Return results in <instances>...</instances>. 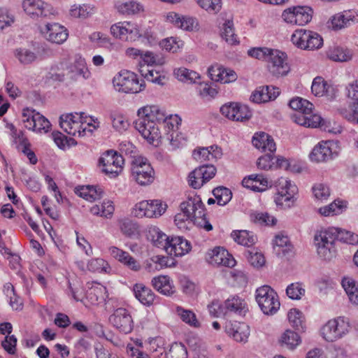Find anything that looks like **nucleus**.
Here are the masks:
<instances>
[{
	"instance_id": "obj_19",
	"label": "nucleus",
	"mask_w": 358,
	"mask_h": 358,
	"mask_svg": "<svg viewBox=\"0 0 358 358\" xmlns=\"http://www.w3.org/2000/svg\"><path fill=\"white\" fill-rule=\"evenodd\" d=\"M206 260L214 266H223L232 268L236 264V261L226 249L222 247H215L206 254Z\"/></svg>"
},
{
	"instance_id": "obj_57",
	"label": "nucleus",
	"mask_w": 358,
	"mask_h": 358,
	"mask_svg": "<svg viewBox=\"0 0 358 358\" xmlns=\"http://www.w3.org/2000/svg\"><path fill=\"white\" fill-rule=\"evenodd\" d=\"M87 268L92 272L109 273L110 266L108 263L102 258L92 259L87 264Z\"/></svg>"
},
{
	"instance_id": "obj_6",
	"label": "nucleus",
	"mask_w": 358,
	"mask_h": 358,
	"mask_svg": "<svg viewBox=\"0 0 358 358\" xmlns=\"http://www.w3.org/2000/svg\"><path fill=\"white\" fill-rule=\"evenodd\" d=\"M255 299L262 312L266 315H273L280 306L277 293L268 285L257 289Z\"/></svg>"
},
{
	"instance_id": "obj_10",
	"label": "nucleus",
	"mask_w": 358,
	"mask_h": 358,
	"mask_svg": "<svg viewBox=\"0 0 358 358\" xmlns=\"http://www.w3.org/2000/svg\"><path fill=\"white\" fill-rule=\"evenodd\" d=\"M110 34L123 41L134 42L141 37L138 26L129 21L118 22L110 27Z\"/></svg>"
},
{
	"instance_id": "obj_53",
	"label": "nucleus",
	"mask_w": 358,
	"mask_h": 358,
	"mask_svg": "<svg viewBox=\"0 0 358 358\" xmlns=\"http://www.w3.org/2000/svg\"><path fill=\"white\" fill-rule=\"evenodd\" d=\"M118 226L121 232L127 237H132L138 235V226L127 218L118 220Z\"/></svg>"
},
{
	"instance_id": "obj_59",
	"label": "nucleus",
	"mask_w": 358,
	"mask_h": 358,
	"mask_svg": "<svg viewBox=\"0 0 358 358\" xmlns=\"http://www.w3.org/2000/svg\"><path fill=\"white\" fill-rule=\"evenodd\" d=\"M213 194L215 197L217 203L220 206L226 205L232 197L231 190L224 187H218L213 190Z\"/></svg>"
},
{
	"instance_id": "obj_37",
	"label": "nucleus",
	"mask_w": 358,
	"mask_h": 358,
	"mask_svg": "<svg viewBox=\"0 0 358 358\" xmlns=\"http://www.w3.org/2000/svg\"><path fill=\"white\" fill-rule=\"evenodd\" d=\"M273 248L277 255L285 256L292 252L293 245L287 236L278 234L273 241Z\"/></svg>"
},
{
	"instance_id": "obj_41",
	"label": "nucleus",
	"mask_w": 358,
	"mask_h": 358,
	"mask_svg": "<svg viewBox=\"0 0 358 358\" xmlns=\"http://www.w3.org/2000/svg\"><path fill=\"white\" fill-rule=\"evenodd\" d=\"M221 154V150L217 147L199 148L194 150L192 154L194 159L199 162L211 161L216 159Z\"/></svg>"
},
{
	"instance_id": "obj_25",
	"label": "nucleus",
	"mask_w": 358,
	"mask_h": 358,
	"mask_svg": "<svg viewBox=\"0 0 358 358\" xmlns=\"http://www.w3.org/2000/svg\"><path fill=\"white\" fill-rule=\"evenodd\" d=\"M292 119L297 124L305 127H323L324 123L320 115L313 113V110L295 113L292 115Z\"/></svg>"
},
{
	"instance_id": "obj_52",
	"label": "nucleus",
	"mask_w": 358,
	"mask_h": 358,
	"mask_svg": "<svg viewBox=\"0 0 358 358\" xmlns=\"http://www.w3.org/2000/svg\"><path fill=\"white\" fill-rule=\"evenodd\" d=\"M342 286L350 301L358 304V285L356 282L352 278H344L342 280Z\"/></svg>"
},
{
	"instance_id": "obj_33",
	"label": "nucleus",
	"mask_w": 358,
	"mask_h": 358,
	"mask_svg": "<svg viewBox=\"0 0 358 358\" xmlns=\"http://www.w3.org/2000/svg\"><path fill=\"white\" fill-rule=\"evenodd\" d=\"M243 185L254 192H264L268 187V181L262 174H252L243 178Z\"/></svg>"
},
{
	"instance_id": "obj_23",
	"label": "nucleus",
	"mask_w": 358,
	"mask_h": 358,
	"mask_svg": "<svg viewBox=\"0 0 358 358\" xmlns=\"http://www.w3.org/2000/svg\"><path fill=\"white\" fill-rule=\"evenodd\" d=\"M180 210L185 211L196 219L203 215V204L201 197L194 192H189L186 196V200L180 203Z\"/></svg>"
},
{
	"instance_id": "obj_64",
	"label": "nucleus",
	"mask_w": 358,
	"mask_h": 358,
	"mask_svg": "<svg viewBox=\"0 0 358 358\" xmlns=\"http://www.w3.org/2000/svg\"><path fill=\"white\" fill-rule=\"evenodd\" d=\"M166 358H187L185 346L182 343H173L166 353Z\"/></svg>"
},
{
	"instance_id": "obj_17",
	"label": "nucleus",
	"mask_w": 358,
	"mask_h": 358,
	"mask_svg": "<svg viewBox=\"0 0 358 358\" xmlns=\"http://www.w3.org/2000/svg\"><path fill=\"white\" fill-rule=\"evenodd\" d=\"M22 8L32 18L49 17L55 14L53 7L43 0H24Z\"/></svg>"
},
{
	"instance_id": "obj_12",
	"label": "nucleus",
	"mask_w": 358,
	"mask_h": 358,
	"mask_svg": "<svg viewBox=\"0 0 358 358\" xmlns=\"http://www.w3.org/2000/svg\"><path fill=\"white\" fill-rule=\"evenodd\" d=\"M297 192L296 186L290 180L281 178L278 181V192L275 196V202L282 208H290L294 203V195Z\"/></svg>"
},
{
	"instance_id": "obj_20",
	"label": "nucleus",
	"mask_w": 358,
	"mask_h": 358,
	"mask_svg": "<svg viewBox=\"0 0 358 358\" xmlns=\"http://www.w3.org/2000/svg\"><path fill=\"white\" fill-rule=\"evenodd\" d=\"M224 330L226 334L234 341L243 344L248 341L250 335V328L245 322L230 321L226 324Z\"/></svg>"
},
{
	"instance_id": "obj_39",
	"label": "nucleus",
	"mask_w": 358,
	"mask_h": 358,
	"mask_svg": "<svg viewBox=\"0 0 358 358\" xmlns=\"http://www.w3.org/2000/svg\"><path fill=\"white\" fill-rule=\"evenodd\" d=\"M147 238L154 245L166 250L170 238L157 227H150L147 232Z\"/></svg>"
},
{
	"instance_id": "obj_29",
	"label": "nucleus",
	"mask_w": 358,
	"mask_h": 358,
	"mask_svg": "<svg viewBox=\"0 0 358 358\" xmlns=\"http://www.w3.org/2000/svg\"><path fill=\"white\" fill-rule=\"evenodd\" d=\"M190 243L180 236L172 237L170 238L166 252L175 257H182L191 250Z\"/></svg>"
},
{
	"instance_id": "obj_36",
	"label": "nucleus",
	"mask_w": 358,
	"mask_h": 358,
	"mask_svg": "<svg viewBox=\"0 0 358 358\" xmlns=\"http://www.w3.org/2000/svg\"><path fill=\"white\" fill-rule=\"evenodd\" d=\"M135 297L144 306H150L153 304L155 294L150 288L143 283H136L133 287Z\"/></svg>"
},
{
	"instance_id": "obj_4",
	"label": "nucleus",
	"mask_w": 358,
	"mask_h": 358,
	"mask_svg": "<svg viewBox=\"0 0 358 358\" xmlns=\"http://www.w3.org/2000/svg\"><path fill=\"white\" fill-rule=\"evenodd\" d=\"M292 43L298 48L304 50H315L323 46V38L317 32L299 29L291 36Z\"/></svg>"
},
{
	"instance_id": "obj_63",
	"label": "nucleus",
	"mask_w": 358,
	"mask_h": 358,
	"mask_svg": "<svg viewBox=\"0 0 358 358\" xmlns=\"http://www.w3.org/2000/svg\"><path fill=\"white\" fill-rule=\"evenodd\" d=\"M194 220L195 219L192 217V215L185 211H180L176 215L174 222L176 225L179 229H187L189 224H191Z\"/></svg>"
},
{
	"instance_id": "obj_11",
	"label": "nucleus",
	"mask_w": 358,
	"mask_h": 358,
	"mask_svg": "<svg viewBox=\"0 0 358 358\" xmlns=\"http://www.w3.org/2000/svg\"><path fill=\"white\" fill-rule=\"evenodd\" d=\"M338 155V148L333 141H321L316 145L309 155L311 162H326Z\"/></svg>"
},
{
	"instance_id": "obj_49",
	"label": "nucleus",
	"mask_w": 358,
	"mask_h": 358,
	"mask_svg": "<svg viewBox=\"0 0 358 358\" xmlns=\"http://www.w3.org/2000/svg\"><path fill=\"white\" fill-rule=\"evenodd\" d=\"M76 192L80 197L90 201H94L99 199L103 192L99 187L87 185L78 188Z\"/></svg>"
},
{
	"instance_id": "obj_5",
	"label": "nucleus",
	"mask_w": 358,
	"mask_h": 358,
	"mask_svg": "<svg viewBox=\"0 0 358 358\" xmlns=\"http://www.w3.org/2000/svg\"><path fill=\"white\" fill-rule=\"evenodd\" d=\"M131 171L133 179L139 185H149L155 180V171L146 158H134L131 163Z\"/></svg>"
},
{
	"instance_id": "obj_50",
	"label": "nucleus",
	"mask_w": 358,
	"mask_h": 358,
	"mask_svg": "<svg viewBox=\"0 0 358 358\" xmlns=\"http://www.w3.org/2000/svg\"><path fill=\"white\" fill-rule=\"evenodd\" d=\"M231 237L238 244L246 246H252L256 241V236L246 230L234 231Z\"/></svg>"
},
{
	"instance_id": "obj_35",
	"label": "nucleus",
	"mask_w": 358,
	"mask_h": 358,
	"mask_svg": "<svg viewBox=\"0 0 358 358\" xmlns=\"http://www.w3.org/2000/svg\"><path fill=\"white\" fill-rule=\"evenodd\" d=\"M152 287L159 293L171 296L175 293V287L173 281L168 275H158L154 277L151 280Z\"/></svg>"
},
{
	"instance_id": "obj_45",
	"label": "nucleus",
	"mask_w": 358,
	"mask_h": 358,
	"mask_svg": "<svg viewBox=\"0 0 358 358\" xmlns=\"http://www.w3.org/2000/svg\"><path fill=\"white\" fill-rule=\"evenodd\" d=\"M347 201L336 199L328 206L319 208V213L323 216H334L342 213L347 208Z\"/></svg>"
},
{
	"instance_id": "obj_44",
	"label": "nucleus",
	"mask_w": 358,
	"mask_h": 358,
	"mask_svg": "<svg viewBox=\"0 0 358 358\" xmlns=\"http://www.w3.org/2000/svg\"><path fill=\"white\" fill-rule=\"evenodd\" d=\"M96 11V8L92 4H74L71 6L69 13L73 17L86 19L92 16Z\"/></svg>"
},
{
	"instance_id": "obj_40",
	"label": "nucleus",
	"mask_w": 358,
	"mask_h": 358,
	"mask_svg": "<svg viewBox=\"0 0 358 358\" xmlns=\"http://www.w3.org/2000/svg\"><path fill=\"white\" fill-rule=\"evenodd\" d=\"M311 91L316 96H331L334 94V87L322 77H316L312 83Z\"/></svg>"
},
{
	"instance_id": "obj_30",
	"label": "nucleus",
	"mask_w": 358,
	"mask_h": 358,
	"mask_svg": "<svg viewBox=\"0 0 358 358\" xmlns=\"http://www.w3.org/2000/svg\"><path fill=\"white\" fill-rule=\"evenodd\" d=\"M166 21L176 27L186 31H193L198 27L197 20L192 17L181 16L175 12H170L166 15Z\"/></svg>"
},
{
	"instance_id": "obj_27",
	"label": "nucleus",
	"mask_w": 358,
	"mask_h": 358,
	"mask_svg": "<svg viewBox=\"0 0 358 358\" xmlns=\"http://www.w3.org/2000/svg\"><path fill=\"white\" fill-rule=\"evenodd\" d=\"M110 255L117 262H120L129 269L134 271H138L141 269L139 262L130 254L116 246H110L108 248Z\"/></svg>"
},
{
	"instance_id": "obj_42",
	"label": "nucleus",
	"mask_w": 358,
	"mask_h": 358,
	"mask_svg": "<svg viewBox=\"0 0 358 358\" xmlns=\"http://www.w3.org/2000/svg\"><path fill=\"white\" fill-rule=\"evenodd\" d=\"M301 342L299 335L290 329L285 330L280 336L278 343L281 347L289 350L295 349Z\"/></svg>"
},
{
	"instance_id": "obj_14",
	"label": "nucleus",
	"mask_w": 358,
	"mask_h": 358,
	"mask_svg": "<svg viewBox=\"0 0 358 358\" xmlns=\"http://www.w3.org/2000/svg\"><path fill=\"white\" fill-rule=\"evenodd\" d=\"M22 122L24 127L36 132H48L51 127L49 120L39 113L29 108L22 111Z\"/></svg>"
},
{
	"instance_id": "obj_22",
	"label": "nucleus",
	"mask_w": 358,
	"mask_h": 358,
	"mask_svg": "<svg viewBox=\"0 0 358 358\" xmlns=\"http://www.w3.org/2000/svg\"><path fill=\"white\" fill-rule=\"evenodd\" d=\"M62 68L66 71V76L73 80H76L80 76L87 79L91 76L85 59L81 57H76L73 62L62 63Z\"/></svg>"
},
{
	"instance_id": "obj_58",
	"label": "nucleus",
	"mask_w": 358,
	"mask_h": 358,
	"mask_svg": "<svg viewBox=\"0 0 358 358\" xmlns=\"http://www.w3.org/2000/svg\"><path fill=\"white\" fill-rule=\"evenodd\" d=\"M199 95L204 99L210 100L216 96L218 91L211 84L199 83L196 87Z\"/></svg>"
},
{
	"instance_id": "obj_1",
	"label": "nucleus",
	"mask_w": 358,
	"mask_h": 358,
	"mask_svg": "<svg viewBox=\"0 0 358 358\" xmlns=\"http://www.w3.org/2000/svg\"><path fill=\"white\" fill-rule=\"evenodd\" d=\"M59 125L69 135L84 136L98 128L99 122L85 113H75L62 115Z\"/></svg>"
},
{
	"instance_id": "obj_26",
	"label": "nucleus",
	"mask_w": 358,
	"mask_h": 358,
	"mask_svg": "<svg viewBox=\"0 0 358 358\" xmlns=\"http://www.w3.org/2000/svg\"><path fill=\"white\" fill-rule=\"evenodd\" d=\"M42 32L48 41L57 44L63 43L69 36L68 30L58 23H48Z\"/></svg>"
},
{
	"instance_id": "obj_34",
	"label": "nucleus",
	"mask_w": 358,
	"mask_h": 358,
	"mask_svg": "<svg viewBox=\"0 0 358 358\" xmlns=\"http://www.w3.org/2000/svg\"><path fill=\"white\" fill-rule=\"evenodd\" d=\"M114 6L119 13L124 15H136L144 10L143 4L135 0L116 1Z\"/></svg>"
},
{
	"instance_id": "obj_8",
	"label": "nucleus",
	"mask_w": 358,
	"mask_h": 358,
	"mask_svg": "<svg viewBox=\"0 0 358 358\" xmlns=\"http://www.w3.org/2000/svg\"><path fill=\"white\" fill-rule=\"evenodd\" d=\"M167 208L166 203L159 199L145 200L137 203L132 213L136 217H158L163 215Z\"/></svg>"
},
{
	"instance_id": "obj_21",
	"label": "nucleus",
	"mask_w": 358,
	"mask_h": 358,
	"mask_svg": "<svg viewBox=\"0 0 358 358\" xmlns=\"http://www.w3.org/2000/svg\"><path fill=\"white\" fill-rule=\"evenodd\" d=\"M134 127L141 136L150 144L158 145L162 134L158 124L143 121H135Z\"/></svg>"
},
{
	"instance_id": "obj_2",
	"label": "nucleus",
	"mask_w": 358,
	"mask_h": 358,
	"mask_svg": "<svg viewBox=\"0 0 358 358\" xmlns=\"http://www.w3.org/2000/svg\"><path fill=\"white\" fill-rule=\"evenodd\" d=\"M113 85L117 91L127 94L138 93L145 88L144 80L134 72L127 69L121 70L113 77Z\"/></svg>"
},
{
	"instance_id": "obj_9",
	"label": "nucleus",
	"mask_w": 358,
	"mask_h": 358,
	"mask_svg": "<svg viewBox=\"0 0 358 358\" xmlns=\"http://www.w3.org/2000/svg\"><path fill=\"white\" fill-rule=\"evenodd\" d=\"M349 322L343 317L329 320L321 329V335L328 342H334L341 338L349 331Z\"/></svg>"
},
{
	"instance_id": "obj_56",
	"label": "nucleus",
	"mask_w": 358,
	"mask_h": 358,
	"mask_svg": "<svg viewBox=\"0 0 358 358\" xmlns=\"http://www.w3.org/2000/svg\"><path fill=\"white\" fill-rule=\"evenodd\" d=\"M338 111L349 122L358 124V101H354L348 108H341Z\"/></svg>"
},
{
	"instance_id": "obj_48",
	"label": "nucleus",
	"mask_w": 358,
	"mask_h": 358,
	"mask_svg": "<svg viewBox=\"0 0 358 358\" xmlns=\"http://www.w3.org/2000/svg\"><path fill=\"white\" fill-rule=\"evenodd\" d=\"M246 303L243 299L238 296H232L228 298L223 304L224 313H235L241 314L245 308Z\"/></svg>"
},
{
	"instance_id": "obj_18",
	"label": "nucleus",
	"mask_w": 358,
	"mask_h": 358,
	"mask_svg": "<svg viewBox=\"0 0 358 358\" xmlns=\"http://www.w3.org/2000/svg\"><path fill=\"white\" fill-rule=\"evenodd\" d=\"M221 113L229 120L236 122H244L248 120L252 113L245 105L238 103H229L220 108Z\"/></svg>"
},
{
	"instance_id": "obj_51",
	"label": "nucleus",
	"mask_w": 358,
	"mask_h": 358,
	"mask_svg": "<svg viewBox=\"0 0 358 358\" xmlns=\"http://www.w3.org/2000/svg\"><path fill=\"white\" fill-rule=\"evenodd\" d=\"M174 75L179 80L187 83H196L201 78L197 72L184 67L175 69Z\"/></svg>"
},
{
	"instance_id": "obj_3",
	"label": "nucleus",
	"mask_w": 358,
	"mask_h": 358,
	"mask_svg": "<svg viewBox=\"0 0 358 358\" xmlns=\"http://www.w3.org/2000/svg\"><path fill=\"white\" fill-rule=\"evenodd\" d=\"M339 236L338 228L329 227L317 231L314 238L318 255L325 260L334 255V242Z\"/></svg>"
},
{
	"instance_id": "obj_62",
	"label": "nucleus",
	"mask_w": 358,
	"mask_h": 358,
	"mask_svg": "<svg viewBox=\"0 0 358 358\" xmlns=\"http://www.w3.org/2000/svg\"><path fill=\"white\" fill-rule=\"evenodd\" d=\"M201 8L209 13L215 14L221 10L222 0H196Z\"/></svg>"
},
{
	"instance_id": "obj_43",
	"label": "nucleus",
	"mask_w": 358,
	"mask_h": 358,
	"mask_svg": "<svg viewBox=\"0 0 358 358\" xmlns=\"http://www.w3.org/2000/svg\"><path fill=\"white\" fill-rule=\"evenodd\" d=\"M164 124V127L167 129L169 133L171 132L170 136L168 137V139L170 140L171 143L173 146H177L178 145L175 143V141L173 139L174 135L178 136L177 130L181 123L180 117L177 115H171L169 117H166L164 115V120L162 122Z\"/></svg>"
},
{
	"instance_id": "obj_28",
	"label": "nucleus",
	"mask_w": 358,
	"mask_h": 358,
	"mask_svg": "<svg viewBox=\"0 0 358 358\" xmlns=\"http://www.w3.org/2000/svg\"><path fill=\"white\" fill-rule=\"evenodd\" d=\"M138 119L136 121H143L155 123L159 125L164 120V113L157 106H145L137 111Z\"/></svg>"
},
{
	"instance_id": "obj_61",
	"label": "nucleus",
	"mask_w": 358,
	"mask_h": 358,
	"mask_svg": "<svg viewBox=\"0 0 358 358\" xmlns=\"http://www.w3.org/2000/svg\"><path fill=\"white\" fill-rule=\"evenodd\" d=\"M328 57L333 61L346 62L351 59L352 55L348 50L336 47L329 50Z\"/></svg>"
},
{
	"instance_id": "obj_32",
	"label": "nucleus",
	"mask_w": 358,
	"mask_h": 358,
	"mask_svg": "<svg viewBox=\"0 0 358 358\" xmlns=\"http://www.w3.org/2000/svg\"><path fill=\"white\" fill-rule=\"evenodd\" d=\"M280 94L279 89L274 87L262 86L258 87L252 94V101L260 103L274 100Z\"/></svg>"
},
{
	"instance_id": "obj_38",
	"label": "nucleus",
	"mask_w": 358,
	"mask_h": 358,
	"mask_svg": "<svg viewBox=\"0 0 358 358\" xmlns=\"http://www.w3.org/2000/svg\"><path fill=\"white\" fill-rule=\"evenodd\" d=\"M356 16L350 10H345L334 15L331 19V26L333 29H341L355 22Z\"/></svg>"
},
{
	"instance_id": "obj_46",
	"label": "nucleus",
	"mask_w": 358,
	"mask_h": 358,
	"mask_svg": "<svg viewBox=\"0 0 358 358\" xmlns=\"http://www.w3.org/2000/svg\"><path fill=\"white\" fill-rule=\"evenodd\" d=\"M8 128L10 131L12 143L16 145L19 150H22L27 146H31L29 139L25 136L23 131L17 129L13 124H8Z\"/></svg>"
},
{
	"instance_id": "obj_13",
	"label": "nucleus",
	"mask_w": 358,
	"mask_h": 358,
	"mask_svg": "<svg viewBox=\"0 0 358 358\" xmlns=\"http://www.w3.org/2000/svg\"><path fill=\"white\" fill-rule=\"evenodd\" d=\"M313 10L308 6H293L285 9L282 14L283 20L292 25L303 26L310 22Z\"/></svg>"
},
{
	"instance_id": "obj_16",
	"label": "nucleus",
	"mask_w": 358,
	"mask_h": 358,
	"mask_svg": "<svg viewBox=\"0 0 358 358\" xmlns=\"http://www.w3.org/2000/svg\"><path fill=\"white\" fill-rule=\"evenodd\" d=\"M266 62L269 71L275 76H285L290 70L286 54L278 50H272Z\"/></svg>"
},
{
	"instance_id": "obj_60",
	"label": "nucleus",
	"mask_w": 358,
	"mask_h": 358,
	"mask_svg": "<svg viewBox=\"0 0 358 358\" xmlns=\"http://www.w3.org/2000/svg\"><path fill=\"white\" fill-rule=\"evenodd\" d=\"M289 105L292 109L296 111L295 113L305 112L313 109L312 103L300 97L292 99Z\"/></svg>"
},
{
	"instance_id": "obj_47",
	"label": "nucleus",
	"mask_w": 358,
	"mask_h": 358,
	"mask_svg": "<svg viewBox=\"0 0 358 358\" xmlns=\"http://www.w3.org/2000/svg\"><path fill=\"white\" fill-rule=\"evenodd\" d=\"M221 37L231 45H238L239 40L234 32V22L231 20H226L221 28Z\"/></svg>"
},
{
	"instance_id": "obj_55",
	"label": "nucleus",
	"mask_w": 358,
	"mask_h": 358,
	"mask_svg": "<svg viewBox=\"0 0 358 358\" xmlns=\"http://www.w3.org/2000/svg\"><path fill=\"white\" fill-rule=\"evenodd\" d=\"M141 75L148 80L159 85H163L165 79L162 72L155 69L154 67L141 69Z\"/></svg>"
},
{
	"instance_id": "obj_7",
	"label": "nucleus",
	"mask_w": 358,
	"mask_h": 358,
	"mask_svg": "<svg viewBox=\"0 0 358 358\" xmlns=\"http://www.w3.org/2000/svg\"><path fill=\"white\" fill-rule=\"evenodd\" d=\"M99 165L105 174L110 178H116L123 171L124 159L117 151L107 150L100 157Z\"/></svg>"
},
{
	"instance_id": "obj_31",
	"label": "nucleus",
	"mask_w": 358,
	"mask_h": 358,
	"mask_svg": "<svg viewBox=\"0 0 358 358\" xmlns=\"http://www.w3.org/2000/svg\"><path fill=\"white\" fill-rule=\"evenodd\" d=\"M252 142L253 145L262 152L273 153L276 150L273 138L265 132L256 133Z\"/></svg>"
},
{
	"instance_id": "obj_54",
	"label": "nucleus",
	"mask_w": 358,
	"mask_h": 358,
	"mask_svg": "<svg viewBox=\"0 0 358 358\" xmlns=\"http://www.w3.org/2000/svg\"><path fill=\"white\" fill-rule=\"evenodd\" d=\"M287 317L290 325L296 329H303L305 327V320L303 313L296 308L291 309L287 314Z\"/></svg>"
},
{
	"instance_id": "obj_15",
	"label": "nucleus",
	"mask_w": 358,
	"mask_h": 358,
	"mask_svg": "<svg viewBox=\"0 0 358 358\" xmlns=\"http://www.w3.org/2000/svg\"><path fill=\"white\" fill-rule=\"evenodd\" d=\"M111 324L120 332L130 333L134 327V321L129 310L124 308L115 309L109 317Z\"/></svg>"
},
{
	"instance_id": "obj_24",
	"label": "nucleus",
	"mask_w": 358,
	"mask_h": 358,
	"mask_svg": "<svg viewBox=\"0 0 358 358\" xmlns=\"http://www.w3.org/2000/svg\"><path fill=\"white\" fill-rule=\"evenodd\" d=\"M208 73L212 80L221 83H229L235 81L238 78L234 70L224 68L217 63L212 64L208 68Z\"/></svg>"
}]
</instances>
